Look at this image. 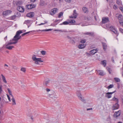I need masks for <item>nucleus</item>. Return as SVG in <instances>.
Wrapping results in <instances>:
<instances>
[{"mask_svg":"<svg viewBox=\"0 0 123 123\" xmlns=\"http://www.w3.org/2000/svg\"><path fill=\"white\" fill-rule=\"evenodd\" d=\"M16 3L17 6H19V5H21L22 4V2L21 1H17L16 2Z\"/></svg>","mask_w":123,"mask_h":123,"instance_id":"b1692460","label":"nucleus"},{"mask_svg":"<svg viewBox=\"0 0 123 123\" xmlns=\"http://www.w3.org/2000/svg\"><path fill=\"white\" fill-rule=\"evenodd\" d=\"M109 21L108 17H104L102 18V22L103 24H105Z\"/></svg>","mask_w":123,"mask_h":123,"instance_id":"1a4fd4ad","label":"nucleus"},{"mask_svg":"<svg viewBox=\"0 0 123 123\" xmlns=\"http://www.w3.org/2000/svg\"><path fill=\"white\" fill-rule=\"evenodd\" d=\"M12 98L11 99V100L12 102V105H16V102L14 98L13 97H12Z\"/></svg>","mask_w":123,"mask_h":123,"instance_id":"4be33fe9","label":"nucleus"},{"mask_svg":"<svg viewBox=\"0 0 123 123\" xmlns=\"http://www.w3.org/2000/svg\"><path fill=\"white\" fill-rule=\"evenodd\" d=\"M111 119V117L110 116H109L107 118L106 120L107 121H109Z\"/></svg>","mask_w":123,"mask_h":123,"instance_id":"603ef678","label":"nucleus"},{"mask_svg":"<svg viewBox=\"0 0 123 123\" xmlns=\"http://www.w3.org/2000/svg\"><path fill=\"white\" fill-rule=\"evenodd\" d=\"M75 22V21L74 20H71L69 22V23H70L71 24H73Z\"/></svg>","mask_w":123,"mask_h":123,"instance_id":"4c0bfd02","label":"nucleus"},{"mask_svg":"<svg viewBox=\"0 0 123 123\" xmlns=\"http://www.w3.org/2000/svg\"><path fill=\"white\" fill-rule=\"evenodd\" d=\"M114 79L116 82H119L120 81V79L117 77L115 78Z\"/></svg>","mask_w":123,"mask_h":123,"instance_id":"cd10ccee","label":"nucleus"},{"mask_svg":"<svg viewBox=\"0 0 123 123\" xmlns=\"http://www.w3.org/2000/svg\"><path fill=\"white\" fill-rule=\"evenodd\" d=\"M107 28H109L108 26L107 25L106 26ZM109 28L110 29V30L112 31L116 35H117V36L118 35V32L117 30L115 27L113 26H111L109 27Z\"/></svg>","mask_w":123,"mask_h":123,"instance_id":"7ed1b4c3","label":"nucleus"},{"mask_svg":"<svg viewBox=\"0 0 123 123\" xmlns=\"http://www.w3.org/2000/svg\"><path fill=\"white\" fill-rule=\"evenodd\" d=\"M93 33L92 32H87L85 33V34L87 35H91L92 36L93 35Z\"/></svg>","mask_w":123,"mask_h":123,"instance_id":"473e14b6","label":"nucleus"},{"mask_svg":"<svg viewBox=\"0 0 123 123\" xmlns=\"http://www.w3.org/2000/svg\"><path fill=\"white\" fill-rule=\"evenodd\" d=\"M7 90L8 91V93H9L10 95L11 96L13 97L12 94V93L11 91L10 90L9 88H8L7 89Z\"/></svg>","mask_w":123,"mask_h":123,"instance_id":"f704fd0d","label":"nucleus"},{"mask_svg":"<svg viewBox=\"0 0 123 123\" xmlns=\"http://www.w3.org/2000/svg\"><path fill=\"white\" fill-rule=\"evenodd\" d=\"M46 90L48 92H49L50 91V89L48 88H46Z\"/></svg>","mask_w":123,"mask_h":123,"instance_id":"4d7b16f0","label":"nucleus"},{"mask_svg":"<svg viewBox=\"0 0 123 123\" xmlns=\"http://www.w3.org/2000/svg\"><path fill=\"white\" fill-rule=\"evenodd\" d=\"M32 59L34 61H35V63L36 64H39L38 62H43V60L41 58H37L35 55H33Z\"/></svg>","mask_w":123,"mask_h":123,"instance_id":"f03ea898","label":"nucleus"},{"mask_svg":"<svg viewBox=\"0 0 123 123\" xmlns=\"http://www.w3.org/2000/svg\"><path fill=\"white\" fill-rule=\"evenodd\" d=\"M47 23V21H44V23H41L40 24H39L38 25H44L45 24H46Z\"/></svg>","mask_w":123,"mask_h":123,"instance_id":"a18cd8bd","label":"nucleus"},{"mask_svg":"<svg viewBox=\"0 0 123 123\" xmlns=\"http://www.w3.org/2000/svg\"><path fill=\"white\" fill-rule=\"evenodd\" d=\"M76 93L79 98L84 103H85V100L84 98H82V96L80 92L79 91H78L76 92Z\"/></svg>","mask_w":123,"mask_h":123,"instance_id":"20e7f679","label":"nucleus"},{"mask_svg":"<svg viewBox=\"0 0 123 123\" xmlns=\"http://www.w3.org/2000/svg\"><path fill=\"white\" fill-rule=\"evenodd\" d=\"M43 116V117L44 119H47V120L48 119L49 116L48 114H45Z\"/></svg>","mask_w":123,"mask_h":123,"instance_id":"c85d7f7f","label":"nucleus"},{"mask_svg":"<svg viewBox=\"0 0 123 123\" xmlns=\"http://www.w3.org/2000/svg\"><path fill=\"white\" fill-rule=\"evenodd\" d=\"M31 118L33 120V116H31Z\"/></svg>","mask_w":123,"mask_h":123,"instance_id":"0e129e2a","label":"nucleus"},{"mask_svg":"<svg viewBox=\"0 0 123 123\" xmlns=\"http://www.w3.org/2000/svg\"><path fill=\"white\" fill-rule=\"evenodd\" d=\"M106 68H107L108 71L109 72V74H111V72L112 71L111 69L110 68H109L108 67H107Z\"/></svg>","mask_w":123,"mask_h":123,"instance_id":"7c9ffc66","label":"nucleus"},{"mask_svg":"<svg viewBox=\"0 0 123 123\" xmlns=\"http://www.w3.org/2000/svg\"><path fill=\"white\" fill-rule=\"evenodd\" d=\"M120 9L123 12V7H121L120 8Z\"/></svg>","mask_w":123,"mask_h":123,"instance_id":"13d9d810","label":"nucleus"},{"mask_svg":"<svg viewBox=\"0 0 123 123\" xmlns=\"http://www.w3.org/2000/svg\"><path fill=\"white\" fill-rule=\"evenodd\" d=\"M41 54L43 55H45L46 53V52L43 51L42 50L41 51Z\"/></svg>","mask_w":123,"mask_h":123,"instance_id":"49530a36","label":"nucleus"},{"mask_svg":"<svg viewBox=\"0 0 123 123\" xmlns=\"http://www.w3.org/2000/svg\"><path fill=\"white\" fill-rule=\"evenodd\" d=\"M50 13L51 15H53L54 14V9H53L50 12Z\"/></svg>","mask_w":123,"mask_h":123,"instance_id":"c03bdc74","label":"nucleus"},{"mask_svg":"<svg viewBox=\"0 0 123 123\" xmlns=\"http://www.w3.org/2000/svg\"><path fill=\"white\" fill-rule=\"evenodd\" d=\"M34 14L33 12H31L27 14V16L31 18H32L34 16Z\"/></svg>","mask_w":123,"mask_h":123,"instance_id":"4468645a","label":"nucleus"},{"mask_svg":"<svg viewBox=\"0 0 123 123\" xmlns=\"http://www.w3.org/2000/svg\"><path fill=\"white\" fill-rule=\"evenodd\" d=\"M82 10L84 13H87L88 12L87 8L86 7H83L82 8Z\"/></svg>","mask_w":123,"mask_h":123,"instance_id":"aec40b11","label":"nucleus"},{"mask_svg":"<svg viewBox=\"0 0 123 123\" xmlns=\"http://www.w3.org/2000/svg\"><path fill=\"white\" fill-rule=\"evenodd\" d=\"M119 31L120 32L122 33H123V29L122 28H120Z\"/></svg>","mask_w":123,"mask_h":123,"instance_id":"09e8293b","label":"nucleus"},{"mask_svg":"<svg viewBox=\"0 0 123 123\" xmlns=\"http://www.w3.org/2000/svg\"><path fill=\"white\" fill-rule=\"evenodd\" d=\"M36 6L34 4L28 5H27V8L28 9H31L32 8L35 7Z\"/></svg>","mask_w":123,"mask_h":123,"instance_id":"9b49d317","label":"nucleus"},{"mask_svg":"<svg viewBox=\"0 0 123 123\" xmlns=\"http://www.w3.org/2000/svg\"><path fill=\"white\" fill-rule=\"evenodd\" d=\"M2 85L0 86V93H1L2 91Z\"/></svg>","mask_w":123,"mask_h":123,"instance_id":"864d4df0","label":"nucleus"},{"mask_svg":"<svg viewBox=\"0 0 123 123\" xmlns=\"http://www.w3.org/2000/svg\"><path fill=\"white\" fill-rule=\"evenodd\" d=\"M118 103H116L113 105L112 107L113 110H115L118 109L119 105Z\"/></svg>","mask_w":123,"mask_h":123,"instance_id":"6e6552de","label":"nucleus"},{"mask_svg":"<svg viewBox=\"0 0 123 123\" xmlns=\"http://www.w3.org/2000/svg\"><path fill=\"white\" fill-rule=\"evenodd\" d=\"M17 14H18V16L20 15V13H17Z\"/></svg>","mask_w":123,"mask_h":123,"instance_id":"774afa93","label":"nucleus"},{"mask_svg":"<svg viewBox=\"0 0 123 123\" xmlns=\"http://www.w3.org/2000/svg\"><path fill=\"white\" fill-rule=\"evenodd\" d=\"M113 8L115 9H116L117 8V7L116 5H114L113 6Z\"/></svg>","mask_w":123,"mask_h":123,"instance_id":"3c124183","label":"nucleus"},{"mask_svg":"<svg viewBox=\"0 0 123 123\" xmlns=\"http://www.w3.org/2000/svg\"><path fill=\"white\" fill-rule=\"evenodd\" d=\"M116 3L117 4L119 5H120L121 4V2L119 0H117Z\"/></svg>","mask_w":123,"mask_h":123,"instance_id":"ea45409f","label":"nucleus"},{"mask_svg":"<svg viewBox=\"0 0 123 123\" xmlns=\"http://www.w3.org/2000/svg\"><path fill=\"white\" fill-rule=\"evenodd\" d=\"M116 92V91L115 90L112 92H107V93H106L105 94L106 95L105 96V97L108 98H110L112 97V95H111L114 93Z\"/></svg>","mask_w":123,"mask_h":123,"instance_id":"423d86ee","label":"nucleus"},{"mask_svg":"<svg viewBox=\"0 0 123 123\" xmlns=\"http://www.w3.org/2000/svg\"><path fill=\"white\" fill-rule=\"evenodd\" d=\"M98 49H93L90 51V53L92 55H93L96 53L98 51Z\"/></svg>","mask_w":123,"mask_h":123,"instance_id":"ddd939ff","label":"nucleus"},{"mask_svg":"<svg viewBox=\"0 0 123 123\" xmlns=\"http://www.w3.org/2000/svg\"><path fill=\"white\" fill-rule=\"evenodd\" d=\"M106 61L105 60L102 61L101 62V64H102L105 67L106 65Z\"/></svg>","mask_w":123,"mask_h":123,"instance_id":"bb28decb","label":"nucleus"},{"mask_svg":"<svg viewBox=\"0 0 123 123\" xmlns=\"http://www.w3.org/2000/svg\"><path fill=\"white\" fill-rule=\"evenodd\" d=\"M85 42L86 41L85 40H82L80 41V42L82 43H85Z\"/></svg>","mask_w":123,"mask_h":123,"instance_id":"8fccbe9b","label":"nucleus"},{"mask_svg":"<svg viewBox=\"0 0 123 123\" xmlns=\"http://www.w3.org/2000/svg\"><path fill=\"white\" fill-rule=\"evenodd\" d=\"M49 97L50 98H53V97L54 95L53 94H49Z\"/></svg>","mask_w":123,"mask_h":123,"instance_id":"37998d69","label":"nucleus"},{"mask_svg":"<svg viewBox=\"0 0 123 123\" xmlns=\"http://www.w3.org/2000/svg\"><path fill=\"white\" fill-rule=\"evenodd\" d=\"M63 14V13L62 12H60L58 14V17L59 18H60L62 16Z\"/></svg>","mask_w":123,"mask_h":123,"instance_id":"72a5a7b5","label":"nucleus"},{"mask_svg":"<svg viewBox=\"0 0 123 123\" xmlns=\"http://www.w3.org/2000/svg\"><path fill=\"white\" fill-rule=\"evenodd\" d=\"M63 0H59V2H61L63 1Z\"/></svg>","mask_w":123,"mask_h":123,"instance_id":"338daca9","label":"nucleus"},{"mask_svg":"<svg viewBox=\"0 0 123 123\" xmlns=\"http://www.w3.org/2000/svg\"><path fill=\"white\" fill-rule=\"evenodd\" d=\"M17 9L19 11L21 12H23L24 11V8L23 7L18 6L17 8Z\"/></svg>","mask_w":123,"mask_h":123,"instance_id":"9d476101","label":"nucleus"},{"mask_svg":"<svg viewBox=\"0 0 123 123\" xmlns=\"http://www.w3.org/2000/svg\"><path fill=\"white\" fill-rule=\"evenodd\" d=\"M69 23L67 21H65L63 22L62 23L60 24V25H66L69 24Z\"/></svg>","mask_w":123,"mask_h":123,"instance_id":"5701e85b","label":"nucleus"},{"mask_svg":"<svg viewBox=\"0 0 123 123\" xmlns=\"http://www.w3.org/2000/svg\"><path fill=\"white\" fill-rule=\"evenodd\" d=\"M26 30H24L23 31L19 30L17 31L16 33V35L13 38L12 40L10 41V42H8L6 43V48L9 50H11L14 48L13 46H9L12 44H15L17 43L19 39L21 37V36L20 35L23 32L25 31Z\"/></svg>","mask_w":123,"mask_h":123,"instance_id":"f257e3e1","label":"nucleus"},{"mask_svg":"<svg viewBox=\"0 0 123 123\" xmlns=\"http://www.w3.org/2000/svg\"><path fill=\"white\" fill-rule=\"evenodd\" d=\"M67 37L68 39H70V42H71V41H72L73 42H73L74 43H75V42L74 41V40H73V39L74 38H73V37H69V36H67Z\"/></svg>","mask_w":123,"mask_h":123,"instance_id":"a878e982","label":"nucleus"},{"mask_svg":"<svg viewBox=\"0 0 123 123\" xmlns=\"http://www.w3.org/2000/svg\"><path fill=\"white\" fill-rule=\"evenodd\" d=\"M120 24L123 27V16L121 14H119L118 17Z\"/></svg>","mask_w":123,"mask_h":123,"instance_id":"39448f33","label":"nucleus"},{"mask_svg":"<svg viewBox=\"0 0 123 123\" xmlns=\"http://www.w3.org/2000/svg\"><path fill=\"white\" fill-rule=\"evenodd\" d=\"M7 36H6L4 38V40L6 41L7 39Z\"/></svg>","mask_w":123,"mask_h":123,"instance_id":"680f3d73","label":"nucleus"},{"mask_svg":"<svg viewBox=\"0 0 123 123\" xmlns=\"http://www.w3.org/2000/svg\"><path fill=\"white\" fill-rule=\"evenodd\" d=\"M102 45L103 47V49L105 51L106 49L107 48V45L106 44L104 43H102Z\"/></svg>","mask_w":123,"mask_h":123,"instance_id":"a211bd4d","label":"nucleus"},{"mask_svg":"<svg viewBox=\"0 0 123 123\" xmlns=\"http://www.w3.org/2000/svg\"><path fill=\"white\" fill-rule=\"evenodd\" d=\"M62 20V19H61V20H60V19L56 20H55V21H54V24L55 23H56V22H58V23H57V24H57L59 23L60 21H61Z\"/></svg>","mask_w":123,"mask_h":123,"instance_id":"e433bc0d","label":"nucleus"},{"mask_svg":"<svg viewBox=\"0 0 123 123\" xmlns=\"http://www.w3.org/2000/svg\"><path fill=\"white\" fill-rule=\"evenodd\" d=\"M31 31H29L28 32H26V33H23V34H22V35H21V36H24V35L27 34H28L29 33H30Z\"/></svg>","mask_w":123,"mask_h":123,"instance_id":"79ce46f5","label":"nucleus"},{"mask_svg":"<svg viewBox=\"0 0 123 123\" xmlns=\"http://www.w3.org/2000/svg\"><path fill=\"white\" fill-rule=\"evenodd\" d=\"M30 1L32 2H34L36 0H30Z\"/></svg>","mask_w":123,"mask_h":123,"instance_id":"bf43d9fd","label":"nucleus"},{"mask_svg":"<svg viewBox=\"0 0 123 123\" xmlns=\"http://www.w3.org/2000/svg\"><path fill=\"white\" fill-rule=\"evenodd\" d=\"M1 76L2 77V78L3 82L6 83H7V82L6 80V78L5 76L2 74H1Z\"/></svg>","mask_w":123,"mask_h":123,"instance_id":"412c9836","label":"nucleus"},{"mask_svg":"<svg viewBox=\"0 0 123 123\" xmlns=\"http://www.w3.org/2000/svg\"><path fill=\"white\" fill-rule=\"evenodd\" d=\"M52 30L51 29H44L42 30H37V32L39 31H51Z\"/></svg>","mask_w":123,"mask_h":123,"instance_id":"6ab92c4d","label":"nucleus"},{"mask_svg":"<svg viewBox=\"0 0 123 123\" xmlns=\"http://www.w3.org/2000/svg\"><path fill=\"white\" fill-rule=\"evenodd\" d=\"M92 108H91L87 109V110L88 111V110H92Z\"/></svg>","mask_w":123,"mask_h":123,"instance_id":"052dcab7","label":"nucleus"},{"mask_svg":"<svg viewBox=\"0 0 123 123\" xmlns=\"http://www.w3.org/2000/svg\"><path fill=\"white\" fill-rule=\"evenodd\" d=\"M73 15L74 16L73 17H71L72 18H76L77 17V14L76 12V10H74Z\"/></svg>","mask_w":123,"mask_h":123,"instance_id":"dca6fc26","label":"nucleus"},{"mask_svg":"<svg viewBox=\"0 0 123 123\" xmlns=\"http://www.w3.org/2000/svg\"><path fill=\"white\" fill-rule=\"evenodd\" d=\"M49 80H48L44 82L43 83V84L45 86H48L49 82Z\"/></svg>","mask_w":123,"mask_h":123,"instance_id":"393cba45","label":"nucleus"},{"mask_svg":"<svg viewBox=\"0 0 123 123\" xmlns=\"http://www.w3.org/2000/svg\"><path fill=\"white\" fill-rule=\"evenodd\" d=\"M4 66L5 67V66H6L7 67H8V66L6 64H4Z\"/></svg>","mask_w":123,"mask_h":123,"instance_id":"e2e57ef3","label":"nucleus"},{"mask_svg":"<svg viewBox=\"0 0 123 123\" xmlns=\"http://www.w3.org/2000/svg\"><path fill=\"white\" fill-rule=\"evenodd\" d=\"M121 114V111H119L117 112H116L114 115V117H117L119 116Z\"/></svg>","mask_w":123,"mask_h":123,"instance_id":"f8f14e48","label":"nucleus"},{"mask_svg":"<svg viewBox=\"0 0 123 123\" xmlns=\"http://www.w3.org/2000/svg\"><path fill=\"white\" fill-rule=\"evenodd\" d=\"M18 17L16 15H14L10 17V18L11 20H14L17 17Z\"/></svg>","mask_w":123,"mask_h":123,"instance_id":"2f4dec72","label":"nucleus"},{"mask_svg":"<svg viewBox=\"0 0 123 123\" xmlns=\"http://www.w3.org/2000/svg\"><path fill=\"white\" fill-rule=\"evenodd\" d=\"M31 31H29L28 32H26V33H23V34H22V35H21V36H24V35L27 34H28L29 33H30Z\"/></svg>","mask_w":123,"mask_h":123,"instance_id":"a19ab883","label":"nucleus"},{"mask_svg":"<svg viewBox=\"0 0 123 123\" xmlns=\"http://www.w3.org/2000/svg\"><path fill=\"white\" fill-rule=\"evenodd\" d=\"M58 9L56 8H54V14L55 13L57 12L58 11Z\"/></svg>","mask_w":123,"mask_h":123,"instance_id":"de8ad7c7","label":"nucleus"},{"mask_svg":"<svg viewBox=\"0 0 123 123\" xmlns=\"http://www.w3.org/2000/svg\"><path fill=\"white\" fill-rule=\"evenodd\" d=\"M7 96L8 98V100L10 101H11V99L10 98V97L9 96V95H7Z\"/></svg>","mask_w":123,"mask_h":123,"instance_id":"5fc2aeb1","label":"nucleus"},{"mask_svg":"<svg viewBox=\"0 0 123 123\" xmlns=\"http://www.w3.org/2000/svg\"><path fill=\"white\" fill-rule=\"evenodd\" d=\"M97 72L99 75L101 76H103L104 75V72L103 70H98L97 71Z\"/></svg>","mask_w":123,"mask_h":123,"instance_id":"f3484780","label":"nucleus"},{"mask_svg":"<svg viewBox=\"0 0 123 123\" xmlns=\"http://www.w3.org/2000/svg\"><path fill=\"white\" fill-rule=\"evenodd\" d=\"M11 12L12 11H11L7 10L4 11L2 14L3 16H5L11 14Z\"/></svg>","mask_w":123,"mask_h":123,"instance_id":"0eeeda50","label":"nucleus"},{"mask_svg":"<svg viewBox=\"0 0 123 123\" xmlns=\"http://www.w3.org/2000/svg\"><path fill=\"white\" fill-rule=\"evenodd\" d=\"M86 46V45L80 44L78 46V47L79 49H82L84 48Z\"/></svg>","mask_w":123,"mask_h":123,"instance_id":"2eb2a0df","label":"nucleus"},{"mask_svg":"<svg viewBox=\"0 0 123 123\" xmlns=\"http://www.w3.org/2000/svg\"><path fill=\"white\" fill-rule=\"evenodd\" d=\"M15 69H17V68L16 67L14 66L13 67Z\"/></svg>","mask_w":123,"mask_h":123,"instance_id":"69168bd1","label":"nucleus"},{"mask_svg":"<svg viewBox=\"0 0 123 123\" xmlns=\"http://www.w3.org/2000/svg\"><path fill=\"white\" fill-rule=\"evenodd\" d=\"M113 87V85L112 84L108 86L107 88L108 89L111 88Z\"/></svg>","mask_w":123,"mask_h":123,"instance_id":"58836bf2","label":"nucleus"},{"mask_svg":"<svg viewBox=\"0 0 123 123\" xmlns=\"http://www.w3.org/2000/svg\"><path fill=\"white\" fill-rule=\"evenodd\" d=\"M20 70L22 71L23 72L25 73V72L26 70V69L25 68H22L20 69Z\"/></svg>","mask_w":123,"mask_h":123,"instance_id":"c9c22d12","label":"nucleus"},{"mask_svg":"<svg viewBox=\"0 0 123 123\" xmlns=\"http://www.w3.org/2000/svg\"><path fill=\"white\" fill-rule=\"evenodd\" d=\"M112 100L114 101H115L116 102V103H118V98H116L114 97L112 99Z\"/></svg>","mask_w":123,"mask_h":123,"instance_id":"c756f323","label":"nucleus"},{"mask_svg":"<svg viewBox=\"0 0 123 123\" xmlns=\"http://www.w3.org/2000/svg\"><path fill=\"white\" fill-rule=\"evenodd\" d=\"M65 1L68 2H70L71 1V0H65Z\"/></svg>","mask_w":123,"mask_h":123,"instance_id":"6e6d98bb","label":"nucleus"}]
</instances>
